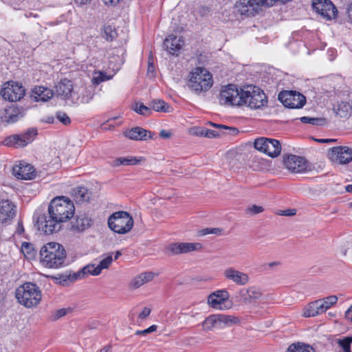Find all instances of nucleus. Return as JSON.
Listing matches in <instances>:
<instances>
[{
    "instance_id": "obj_1",
    "label": "nucleus",
    "mask_w": 352,
    "mask_h": 352,
    "mask_svg": "<svg viewBox=\"0 0 352 352\" xmlns=\"http://www.w3.org/2000/svg\"><path fill=\"white\" fill-rule=\"evenodd\" d=\"M40 256L41 262L47 267L57 269L66 265V250L60 243H47L41 248Z\"/></svg>"
},
{
    "instance_id": "obj_2",
    "label": "nucleus",
    "mask_w": 352,
    "mask_h": 352,
    "mask_svg": "<svg viewBox=\"0 0 352 352\" xmlns=\"http://www.w3.org/2000/svg\"><path fill=\"white\" fill-rule=\"evenodd\" d=\"M188 77L187 86L197 95L208 91L213 85L212 74L203 67H195L190 72Z\"/></svg>"
},
{
    "instance_id": "obj_3",
    "label": "nucleus",
    "mask_w": 352,
    "mask_h": 352,
    "mask_svg": "<svg viewBox=\"0 0 352 352\" xmlns=\"http://www.w3.org/2000/svg\"><path fill=\"white\" fill-rule=\"evenodd\" d=\"M17 302L27 308L37 306L41 300L42 295L39 287L32 283H25L15 291Z\"/></svg>"
},
{
    "instance_id": "obj_4",
    "label": "nucleus",
    "mask_w": 352,
    "mask_h": 352,
    "mask_svg": "<svg viewBox=\"0 0 352 352\" xmlns=\"http://www.w3.org/2000/svg\"><path fill=\"white\" fill-rule=\"evenodd\" d=\"M48 212L62 223L69 220L74 214L75 207L72 201L64 197L53 199L49 206Z\"/></svg>"
},
{
    "instance_id": "obj_5",
    "label": "nucleus",
    "mask_w": 352,
    "mask_h": 352,
    "mask_svg": "<svg viewBox=\"0 0 352 352\" xmlns=\"http://www.w3.org/2000/svg\"><path fill=\"white\" fill-rule=\"evenodd\" d=\"M267 104V98L263 91L254 85L241 89V105L247 104L251 109H261Z\"/></svg>"
},
{
    "instance_id": "obj_6",
    "label": "nucleus",
    "mask_w": 352,
    "mask_h": 352,
    "mask_svg": "<svg viewBox=\"0 0 352 352\" xmlns=\"http://www.w3.org/2000/svg\"><path fill=\"white\" fill-rule=\"evenodd\" d=\"M109 228L116 233L124 234L129 232L133 226L132 216L126 211L113 212L108 218Z\"/></svg>"
},
{
    "instance_id": "obj_7",
    "label": "nucleus",
    "mask_w": 352,
    "mask_h": 352,
    "mask_svg": "<svg viewBox=\"0 0 352 352\" xmlns=\"http://www.w3.org/2000/svg\"><path fill=\"white\" fill-rule=\"evenodd\" d=\"M219 102L225 106L241 105V89L239 91L234 85L223 86L218 96Z\"/></svg>"
},
{
    "instance_id": "obj_8",
    "label": "nucleus",
    "mask_w": 352,
    "mask_h": 352,
    "mask_svg": "<svg viewBox=\"0 0 352 352\" xmlns=\"http://www.w3.org/2000/svg\"><path fill=\"white\" fill-rule=\"evenodd\" d=\"M261 290L256 287L239 289L235 294L236 302L243 305H256L262 298Z\"/></svg>"
},
{
    "instance_id": "obj_9",
    "label": "nucleus",
    "mask_w": 352,
    "mask_h": 352,
    "mask_svg": "<svg viewBox=\"0 0 352 352\" xmlns=\"http://www.w3.org/2000/svg\"><path fill=\"white\" fill-rule=\"evenodd\" d=\"M278 98L285 107L290 109H300L306 103L305 97L296 91H281Z\"/></svg>"
},
{
    "instance_id": "obj_10",
    "label": "nucleus",
    "mask_w": 352,
    "mask_h": 352,
    "mask_svg": "<svg viewBox=\"0 0 352 352\" xmlns=\"http://www.w3.org/2000/svg\"><path fill=\"white\" fill-rule=\"evenodd\" d=\"M338 301L336 296H330L323 299H319L309 305L308 309L305 312L306 317L315 316L325 312L333 305Z\"/></svg>"
},
{
    "instance_id": "obj_11",
    "label": "nucleus",
    "mask_w": 352,
    "mask_h": 352,
    "mask_svg": "<svg viewBox=\"0 0 352 352\" xmlns=\"http://www.w3.org/2000/svg\"><path fill=\"white\" fill-rule=\"evenodd\" d=\"M37 135V130L34 128L29 129L21 134L14 135L6 138L4 144L8 146L23 147L31 143Z\"/></svg>"
},
{
    "instance_id": "obj_12",
    "label": "nucleus",
    "mask_w": 352,
    "mask_h": 352,
    "mask_svg": "<svg viewBox=\"0 0 352 352\" xmlns=\"http://www.w3.org/2000/svg\"><path fill=\"white\" fill-rule=\"evenodd\" d=\"M36 224L38 230L47 235L56 232L61 228V223L57 219L52 217L48 211L47 214H43L38 217Z\"/></svg>"
},
{
    "instance_id": "obj_13",
    "label": "nucleus",
    "mask_w": 352,
    "mask_h": 352,
    "mask_svg": "<svg viewBox=\"0 0 352 352\" xmlns=\"http://www.w3.org/2000/svg\"><path fill=\"white\" fill-rule=\"evenodd\" d=\"M24 94L25 89L14 82H8L1 90V95L3 99L10 102H16L21 100Z\"/></svg>"
},
{
    "instance_id": "obj_14",
    "label": "nucleus",
    "mask_w": 352,
    "mask_h": 352,
    "mask_svg": "<svg viewBox=\"0 0 352 352\" xmlns=\"http://www.w3.org/2000/svg\"><path fill=\"white\" fill-rule=\"evenodd\" d=\"M328 155L331 161L346 164L352 160V148L347 146L333 147L329 149Z\"/></svg>"
},
{
    "instance_id": "obj_15",
    "label": "nucleus",
    "mask_w": 352,
    "mask_h": 352,
    "mask_svg": "<svg viewBox=\"0 0 352 352\" xmlns=\"http://www.w3.org/2000/svg\"><path fill=\"white\" fill-rule=\"evenodd\" d=\"M202 245L199 243H173L166 248V252L169 255L187 254L190 252L201 250Z\"/></svg>"
},
{
    "instance_id": "obj_16",
    "label": "nucleus",
    "mask_w": 352,
    "mask_h": 352,
    "mask_svg": "<svg viewBox=\"0 0 352 352\" xmlns=\"http://www.w3.org/2000/svg\"><path fill=\"white\" fill-rule=\"evenodd\" d=\"M314 10L327 19L336 16L337 9L329 0H313Z\"/></svg>"
},
{
    "instance_id": "obj_17",
    "label": "nucleus",
    "mask_w": 352,
    "mask_h": 352,
    "mask_svg": "<svg viewBox=\"0 0 352 352\" xmlns=\"http://www.w3.org/2000/svg\"><path fill=\"white\" fill-rule=\"evenodd\" d=\"M261 7L259 0H240L236 4L238 12L246 16H252L258 14Z\"/></svg>"
},
{
    "instance_id": "obj_18",
    "label": "nucleus",
    "mask_w": 352,
    "mask_h": 352,
    "mask_svg": "<svg viewBox=\"0 0 352 352\" xmlns=\"http://www.w3.org/2000/svg\"><path fill=\"white\" fill-rule=\"evenodd\" d=\"M229 296L230 295L227 290H217L209 295L208 298V303L214 309H219L221 310L230 309L231 305L226 306L224 305L228 300Z\"/></svg>"
},
{
    "instance_id": "obj_19",
    "label": "nucleus",
    "mask_w": 352,
    "mask_h": 352,
    "mask_svg": "<svg viewBox=\"0 0 352 352\" xmlns=\"http://www.w3.org/2000/svg\"><path fill=\"white\" fill-rule=\"evenodd\" d=\"M283 162L285 167L292 173H302L307 168L305 158L295 155L284 157Z\"/></svg>"
},
{
    "instance_id": "obj_20",
    "label": "nucleus",
    "mask_w": 352,
    "mask_h": 352,
    "mask_svg": "<svg viewBox=\"0 0 352 352\" xmlns=\"http://www.w3.org/2000/svg\"><path fill=\"white\" fill-rule=\"evenodd\" d=\"M125 137L135 141H146L153 138L154 133L140 126H135L124 133Z\"/></svg>"
},
{
    "instance_id": "obj_21",
    "label": "nucleus",
    "mask_w": 352,
    "mask_h": 352,
    "mask_svg": "<svg viewBox=\"0 0 352 352\" xmlns=\"http://www.w3.org/2000/svg\"><path fill=\"white\" fill-rule=\"evenodd\" d=\"M13 175L20 179H32L36 176L34 167L28 164L20 163L12 168Z\"/></svg>"
},
{
    "instance_id": "obj_22",
    "label": "nucleus",
    "mask_w": 352,
    "mask_h": 352,
    "mask_svg": "<svg viewBox=\"0 0 352 352\" xmlns=\"http://www.w3.org/2000/svg\"><path fill=\"white\" fill-rule=\"evenodd\" d=\"M223 274L226 279L232 280L238 285H245L249 282V276L247 274L233 267L226 269Z\"/></svg>"
},
{
    "instance_id": "obj_23",
    "label": "nucleus",
    "mask_w": 352,
    "mask_h": 352,
    "mask_svg": "<svg viewBox=\"0 0 352 352\" xmlns=\"http://www.w3.org/2000/svg\"><path fill=\"white\" fill-rule=\"evenodd\" d=\"M184 45V41L181 37L175 35H169L164 41V46L166 50L172 55H178V52Z\"/></svg>"
},
{
    "instance_id": "obj_24",
    "label": "nucleus",
    "mask_w": 352,
    "mask_h": 352,
    "mask_svg": "<svg viewBox=\"0 0 352 352\" xmlns=\"http://www.w3.org/2000/svg\"><path fill=\"white\" fill-rule=\"evenodd\" d=\"M21 117H23V113L19 108L10 107L8 109H4L1 115V120L3 123L12 124L16 122Z\"/></svg>"
},
{
    "instance_id": "obj_25",
    "label": "nucleus",
    "mask_w": 352,
    "mask_h": 352,
    "mask_svg": "<svg viewBox=\"0 0 352 352\" xmlns=\"http://www.w3.org/2000/svg\"><path fill=\"white\" fill-rule=\"evenodd\" d=\"M15 214L14 206L8 200L0 201V221L7 222Z\"/></svg>"
},
{
    "instance_id": "obj_26",
    "label": "nucleus",
    "mask_w": 352,
    "mask_h": 352,
    "mask_svg": "<svg viewBox=\"0 0 352 352\" xmlns=\"http://www.w3.org/2000/svg\"><path fill=\"white\" fill-rule=\"evenodd\" d=\"M93 220L86 214L77 215L75 219L72 221V230L82 232L91 227Z\"/></svg>"
},
{
    "instance_id": "obj_27",
    "label": "nucleus",
    "mask_w": 352,
    "mask_h": 352,
    "mask_svg": "<svg viewBox=\"0 0 352 352\" xmlns=\"http://www.w3.org/2000/svg\"><path fill=\"white\" fill-rule=\"evenodd\" d=\"M57 95L63 99L67 100L71 98L73 91V84L71 80L63 79L56 86Z\"/></svg>"
},
{
    "instance_id": "obj_28",
    "label": "nucleus",
    "mask_w": 352,
    "mask_h": 352,
    "mask_svg": "<svg viewBox=\"0 0 352 352\" xmlns=\"http://www.w3.org/2000/svg\"><path fill=\"white\" fill-rule=\"evenodd\" d=\"M54 96V92L52 89L43 86L35 87L32 89V96L36 102L42 101L46 102L51 99Z\"/></svg>"
},
{
    "instance_id": "obj_29",
    "label": "nucleus",
    "mask_w": 352,
    "mask_h": 352,
    "mask_svg": "<svg viewBox=\"0 0 352 352\" xmlns=\"http://www.w3.org/2000/svg\"><path fill=\"white\" fill-rule=\"evenodd\" d=\"M91 193L85 187H77L73 190V195L77 203L89 201Z\"/></svg>"
},
{
    "instance_id": "obj_30",
    "label": "nucleus",
    "mask_w": 352,
    "mask_h": 352,
    "mask_svg": "<svg viewBox=\"0 0 352 352\" xmlns=\"http://www.w3.org/2000/svg\"><path fill=\"white\" fill-rule=\"evenodd\" d=\"M336 114L341 118H347L352 111V104L346 102H341L333 107Z\"/></svg>"
},
{
    "instance_id": "obj_31",
    "label": "nucleus",
    "mask_w": 352,
    "mask_h": 352,
    "mask_svg": "<svg viewBox=\"0 0 352 352\" xmlns=\"http://www.w3.org/2000/svg\"><path fill=\"white\" fill-rule=\"evenodd\" d=\"M219 319V328L223 327H231L234 324H238L240 322V319L232 315L227 314H217Z\"/></svg>"
},
{
    "instance_id": "obj_32",
    "label": "nucleus",
    "mask_w": 352,
    "mask_h": 352,
    "mask_svg": "<svg viewBox=\"0 0 352 352\" xmlns=\"http://www.w3.org/2000/svg\"><path fill=\"white\" fill-rule=\"evenodd\" d=\"M144 159V157H140L137 158L135 157L130 156L126 157H118L116 158L115 160L113 161L112 165L113 166H119L120 165H135L140 164L142 161H143Z\"/></svg>"
},
{
    "instance_id": "obj_33",
    "label": "nucleus",
    "mask_w": 352,
    "mask_h": 352,
    "mask_svg": "<svg viewBox=\"0 0 352 352\" xmlns=\"http://www.w3.org/2000/svg\"><path fill=\"white\" fill-rule=\"evenodd\" d=\"M280 151L281 145L279 141L275 139H271L265 153L270 157H276L280 155Z\"/></svg>"
},
{
    "instance_id": "obj_34",
    "label": "nucleus",
    "mask_w": 352,
    "mask_h": 352,
    "mask_svg": "<svg viewBox=\"0 0 352 352\" xmlns=\"http://www.w3.org/2000/svg\"><path fill=\"white\" fill-rule=\"evenodd\" d=\"M202 327L206 331H211L216 327L219 328L218 315L212 314L208 316L202 322Z\"/></svg>"
},
{
    "instance_id": "obj_35",
    "label": "nucleus",
    "mask_w": 352,
    "mask_h": 352,
    "mask_svg": "<svg viewBox=\"0 0 352 352\" xmlns=\"http://www.w3.org/2000/svg\"><path fill=\"white\" fill-rule=\"evenodd\" d=\"M151 109L155 111L170 112V106L162 100H154L150 104Z\"/></svg>"
},
{
    "instance_id": "obj_36",
    "label": "nucleus",
    "mask_w": 352,
    "mask_h": 352,
    "mask_svg": "<svg viewBox=\"0 0 352 352\" xmlns=\"http://www.w3.org/2000/svg\"><path fill=\"white\" fill-rule=\"evenodd\" d=\"M287 352H315V351L309 345L297 343L291 344L288 347Z\"/></svg>"
},
{
    "instance_id": "obj_37",
    "label": "nucleus",
    "mask_w": 352,
    "mask_h": 352,
    "mask_svg": "<svg viewBox=\"0 0 352 352\" xmlns=\"http://www.w3.org/2000/svg\"><path fill=\"white\" fill-rule=\"evenodd\" d=\"M117 32L116 29L111 25H104L102 36L108 41H112L117 37Z\"/></svg>"
},
{
    "instance_id": "obj_38",
    "label": "nucleus",
    "mask_w": 352,
    "mask_h": 352,
    "mask_svg": "<svg viewBox=\"0 0 352 352\" xmlns=\"http://www.w3.org/2000/svg\"><path fill=\"white\" fill-rule=\"evenodd\" d=\"M271 139L267 138H260L255 140L254 142V146L256 149L258 151L265 153L267 145L270 143Z\"/></svg>"
},
{
    "instance_id": "obj_39",
    "label": "nucleus",
    "mask_w": 352,
    "mask_h": 352,
    "mask_svg": "<svg viewBox=\"0 0 352 352\" xmlns=\"http://www.w3.org/2000/svg\"><path fill=\"white\" fill-rule=\"evenodd\" d=\"M133 110L144 116H149L152 113L151 107H148L140 102H135L133 107Z\"/></svg>"
},
{
    "instance_id": "obj_40",
    "label": "nucleus",
    "mask_w": 352,
    "mask_h": 352,
    "mask_svg": "<svg viewBox=\"0 0 352 352\" xmlns=\"http://www.w3.org/2000/svg\"><path fill=\"white\" fill-rule=\"evenodd\" d=\"M21 251L27 258L31 259L35 256L36 252L32 244L28 243H23L21 245Z\"/></svg>"
},
{
    "instance_id": "obj_41",
    "label": "nucleus",
    "mask_w": 352,
    "mask_h": 352,
    "mask_svg": "<svg viewBox=\"0 0 352 352\" xmlns=\"http://www.w3.org/2000/svg\"><path fill=\"white\" fill-rule=\"evenodd\" d=\"M113 261V258L111 255H109L100 261V263L98 265L96 274H100L101 271L104 269H107Z\"/></svg>"
},
{
    "instance_id": "obj_42",
    "label": "nucleus",
    "mask_w": 352,
    "mask_h": 352,
    "mask_svg": "<svg viewBox=\"0 0 352 352\" xmlns=\"http://www.w3.org/2000/svg\"><path fill=\"white\" fill-rule=\"evenodd\" d=\"M340 346L343 350V352H351V344L352 343V336H348L344 339L339 340Z\"/></svg>"
},
{
    "instance_id": "obj_43",
    "label": "nucleus",
    "mask_w": 352,
    "mask_h": 352,
    "mask_svg": "<svg viewBox=\"0 0 352 352\" xmlns=\"http://www.w3.org/2000/svg\"><path fill=\"white\" fill-rule=\"evenodd\" d=\"M222 232L223 230L219 228H204L199 231V234L201 236H204L206 234L221 235Z\"/></svg>"
},
{
    "instance_id": "obj_44",
    "label": "nucleus",
    "mask_w": 352,
    "mask_h": 352,
    "mask_svg": "<svg viewBox=\"0 0 352 352\" xmlns=\"http://www.w3.org/2000/svg\"><path fill=\"white\" fill-rule=\"evenodd\" d=\"M209 123L210 125L214 126L215 127L222 128V129H226L227 131V132H226L225 134H226V135L228 134V135H236L239 133L238 129H236L235 127H230V126H227L225 125L214 124L212 122H209Z\"/></svg>"
},
{
    "instance_id": "obj_45",
    "label": "nucleus",
    "mask_w": 352,
    "mask_h": 352,
    "mask_svg": "<svg viewBox=\"0 0 352 352\" xmlns=\"http://www.w3.org/2000/svg\"><path fill=\"white\" fill-rule=\"evenodd\" d=\"M57 119L64 125H68L71 123V120L67 114L63 111H59L56 113Z\"/></svg>"
},
{
    "instance_id": "obj_46",
    "label": "nucleus",
    "mask_w": 352,
    "mask_h": 352,
    "mask_svg": "<svg viewBox=\"0 0 352 352\" xmlns=\"http://www.w3.org/2000/svg\"><path fill=\"white\" fill-rule=\"evenodd\" d=\"M98 265L96 266L94 264H89L82 267L83 271L85 272V276L91 274L93 276H97L100 274H96Z\"/></svg>"
},
{
    "instance_id": "obj_47",
    "label": "nucleus",
    "mask_w": 352,
    "mask_h": 352,
    "mask_svg": "<svg viewBox=\"0 0 352 352\" xmlns=\"http://www.w3.org/2000/svg\"><path fill=\"white\" fill-rule=\"evenodd\" d=\"M69 311H71L70 308H63L58 310H56L52 315V320H56L61 317L65 316Z\"/></svg>"
},
{
    "instance_id": "obj_48",
    "label": "nucleus",
    "mask_w": 352,
    "mask_h": 352,
    "mask_svg": "<svg viewBox=\"0 0 352 352\" xmlns=\"http://www.w3.org/2000/svg\"><path fill=\"white\" fill-rule=\"evenodd\" d=\"M142 285H143V282L142 281V278L139 274L131 280L129 287L131 289H135L139 288Z\"/></svg>"
},
{
    "instance_id": "obj_49",
    "label": "nucleus",
    "mask_w": 352,
    "mask_h": 352,
    "mask_svg": "<svg viewBox=\"0 0 352 352\" xmlns=\"http://www.w3.org/2000/svg\"><path fill=\"white\" fill-rule=\"evenodd\" d=\"M85 272L83 271L82 268L81 270H80L79 271L76 272H74L73 274H70L69 276H68V279L72 280V281H74V280H76L78 279H81V278H83L85 277Z\"/></svg>"
},
{
    "instance_id": "obj_50",
    "label": "nucleus",
    "mask_w": 352,
    "mask_h": 352,
    "mask_svg": "<svg viewBox=\"0 0 352 352\" xmlns=\"http://www.w3.org/2000/svg\"><path fill=\"white\" fill-rule=\"evenodd\" d=\"M263 210L264 209L262 206L252 205L246 209V212L251 214H256L262 212Z\"/></svg>"
},
{
    "instance_id": "obj_51",
    "label": "nucleus",
    "mask_w": 352,
    "mask_h": 352,
    "mask_svg": "<svg viewBox=\"0 0 352 352\" xmlns=\"http://www.w3.org/2000/svg\"><path fill=\"white\" fill-rule=\"evenodd\" d=\"M211 8L208 6H201L199 8H198V13L199 14L204 17V16H207L208 15L210 14L211 13Z\"/></svg>"
},
{
    "instance_id": "obj_52",
    "label": "nucleus",
    "mask_w": 352,
    "mask_h": 352,
    "mask_svg": "<svg viewBox=\"0 0 352 352\" xmlns=\"http://www.w3.org/2000/svg\"><path fill=\"white\" fill-rule=\"evenodd\" d=\"M140 275L142 278V281L143 282V285L149 281H151L154 278V276H155L154 274L151 272H143V273L140 274Z\"/></svg>"
},
{
    "instance_id": "obj_53",
    "label": "nucleus",
    "mask_w": 352,
    "mask_h": 352,
    "mask_svg": "<svg viewBox=\"0 0 352 352\" xmlns=\"http://www.w3.org/2000/svg\"><path fill=\"white\" fill-rule=\"evenodd\" d=\"M327 122V120L325 118H312L311 124L315 126H324Z\"/></svg>"
},
{
    "instance_id": "obj_54",
    "label": "nucleus",
    "mask_w": 352,
    "mask_h": 352,
    "mask_svg": "<svg viewBox=\"0 0 352 352\" xmlns=\"http://www.w3.org/2000/svg\"><path fill=\"white\" fill-rule=\"evenodd\" d=\"M109 78L106 76L105 74H104L102 72H99V75L96 77H94L93 78V81L94 83L99 84L104 80H109Z\"/></svg>"
},
{
    "instance_id": "obj_55",
    "label": "nucleus",
    "mask_w": 352,
    "mask_h": 352,
    "mask_svg": "<svg viewBox=\"0 0 352 352\" xmlns=\"http://www.w3.org/2000/svg\"><path fill=\"white\" fill-rule=\"evenodd\" d=\"M206 129L203 127H193L190 129L191 133L197 136L205 137Z\"/></svg>"
},
{
    "instance_id": "obj_56",
    "label": "nucleus",
    "mask_w": 352,
    "mask_h": 352,
    "mask_svg": "<svg viewBox=\"0 0 352 352\" xmlns=\"http://www.w3.org/2000/svg\"><path fill=\"white\" fill-rule=\"evenodd\" d=\"M151 309L148 307H144L141 313L138 315V318L141 320H144L146 318L151 314Z\"/></svg>"
},
{
    "instance_id": "obj_57",
    "label": "nucleus",
    "mask_w": 352,
    "mask_h": 352,
    "mask_svg": "<svg viewBox=\"0 0 352 352\" xmlns=\"http://www.w3.org/2000/svg\"><path fill=\"white\" fill-rule=\"evenodd\" d=\"M219 136H220V134L217 131L206 129L205 137L211 138H216V137H219Z\"/></svg>"
},
{
    "instance_id": "obj_58",
    "label": "nucleus",
    "mask_w": 352,
    "mask_h": 352,
    "mask_svg": "<svg viewBox=\"0 0 352 352\" xmlns=\"http://www.w3.org/2000/svg\"><path fill=\"white\" fill-rule=\"evenodd\" d=\"M160 137L163 139H168L171 137L172 133L166 130H161L159 134Z\"/></svg>"
},
{
    "instance_id": "obj_59",
    "label": "nucleus",
    "mask_w": 352,
    "mask_h": 352,
    "mask_svg": "<svg viewBox=\"0 0 352 352\" xmlns=\"http://www.w3.org/2000/svg\"><path fill=\"white\" fill-rule=\"evenodd\" d=\"M280 214L284 215V216L291 217V216L296 214V210L295 209H288V210H282Z\"/></svg>"
},
{
    "instance_id": "obj_60",
    "label": "nucleus",
    "mask_w": 352,
    "mask_h": 352,
    "mask_svg": "<svg viewBox=\"0 0 352 352\" xmlns=\"http://www.w3.org/2000/svg\"><path fill=\"white\" fill-rule=\"evenodd\" d=\"M104 3L107 6H115L118 4L122 0H102Z\"/></svg>"
},
{
    "instance_id": "obj_61",
    "label": "nucleus",
    "mask_w": 352,
    "mask_h": 352,
    "mask_svg": "<svg viewBox=\"0 0 352 352\" xmlns=\"http://www.w3.org/2000/svg\"><path fill=\"white\" fill-rule=\"evenodd\" d=\"M345 318L352 322V305L345 312Z\"/></svg>"
},
{
    "instance_id": "obj_62",
    "label": "nucleus",
    "mask_w": 352,
    "mask_h": 352,
    "mask_svg": "<svg viewBox=\"0 0 352 352\" xmlns=\"http://www.w3.org/2000/svg\"><path fill=\"white\" fill-rule=\"evenodd\" d=\"M74 1L77 6H82L89 3L91 0H74Z\"/></svg>"
},
{
    "instance_id": "obj_63",
    "label": "nucleus",
    "mask_w": 352,
    "mask_h": 352,
    "mask_svg": "<svg viewBox=\"0 0 352 352\" xmlns=\"http://www.w3.org/2000/svg\"><path fill=\"white\" fill-rule=\"evenodd\" d=\"M347 14L351 23L352 24V2L348 6Z\"/></svg>"
},
{
    "instance_id": "obj_64",
    "label": "nucleus",
    "mask_w": 352,
    "mask_h": 352,
    "mask_svg": "<svg viewBox=\"0 0 352 352\" xmlns=\"http://www.w3.org/2000/svg\"><path fill=\"white\" fill-rule=\"evenodd\" d=\"M300 120L302 122V123H308V124H311V120H312V118L311 117H307V116H303V117H301L300 118Z\"/></svg>"
}]
</instances>
